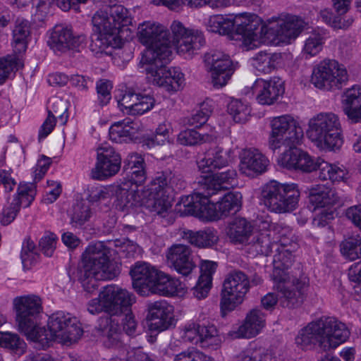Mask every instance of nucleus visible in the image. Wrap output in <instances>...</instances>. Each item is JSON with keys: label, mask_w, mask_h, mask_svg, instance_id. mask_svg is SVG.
Instances as JSON below:
<instances>
[{"label": "nucleus", "mask_w": 361, "mask_h": 361, "mask_svg": "<svg viewBox=\"0 0 361 361\" xmlns=\"http://www.w3.org/2000/svg\"><path fill=\"white\" fill-rule=\"evenodd\" d=\"M304 25L302 19L295 16L286 21L279 20L265 25L255 15L235 19L223 15H214L206 22V28L210 32L233 37L235 27L237 26L235 33L241 35L243 45L249 50L257 47L262 42L263 36L267 35L268 38L274 36L273 39L276 44L290 43L299 35Z\"/></svg>", "instance_id": "1"}, {"label": "nucleus", "mask_w": 361, "mask_h": 361, "mask_svg": "<svg viewBox=\"0 0 361 361\" xmlns=\"http://www.w3.org/2000/svg\"><path fill=\"white\" fill-rule=\"evenodd\" d=\"M135 296L127 290L115 285L103 288L97 298L91 300L87 305V310L92 314L102 312L111 316L102 317L98 320L97 330L106 337V345L113 346L121 339V331L118 320L114 317L127 310L135 302Z\"/></svg>", "instance_id": "2"}, {"label": "nucleus", "mask_w": 361, "mask_h": 361, "mask_svg": "<svg viewBox=\"0 0 361 361\" xmlns=\"http://www.w3.org/2000/svg\"><path fill=\"white\" fill-rule=\"evenodd\" d=\"M131 23L128 10L121 5L107 6L97 11L92 17V24L99 32L91 47L97 52L111 53L109 48H120L121 32Z\"/></svg>", "instance_id": "3"}, {"label": "nucleus", "mask_w": 361, "mask_h": 361, "mask_svg": "<svg viewBox=\"0 0 361 361\" xmlns=\"http://www.w3.org/2000/svg\"><path fill=\"white\" fill-rule=\"evenodd\" d=\"M350 332L345 324L334 317H322L309 323L295 337V344L307 349L318 343L324 350L336 348L346 341Z\"/></svg>", "instance_id": "4"}, {"label": "nucleus", "mask_w": 361, "mask_h": 361, "mask_svg": "<svg viewBox=\"0 0 361 361\" xmlns=\"http://www.w3.org/2000/svg\"><path fill=\"white\" fill-rule=\"evenodd\" d=\"M109 253L102 242H97L90 244L82 254L83 267L79 279L87 293L97 290L98 281L111 280L119 274V268L110 261Z\"/></svg>", "instance_id": "5"}, {"label": "nucleus", "mask_w": 361, "mask_h": 361, "mask_svg": "<svg viewBox=\"0 0 361 361\" xmlns=\"http://www.w3.org/2000/svg\"><path fill=\"white\" fill-rule=\"evenodd\" d=\"M210 196L200 192L182 197L179 211L185 215H201L210 220H218L238 212L242 205L240 192H228L216 204L209 200Z\"/></svg>", "instance_id": "6"}, {"label": "nucleus", "mask_w": 361, "mask_h": 361, "mask_svg": "<svg viewBox=\"0 0 361 361\" xmlns=\"http://www.w3.org/2000/svg\"><path fill=\"white\" fill-rule=\"evenodd\" d=\"M307 137L319 149L334 151L343 145L341 123L338 116L332 112H321L308 121Z\"/></svg>", "instance_id": "7"}, {"label": "nucleus", "mask_w": 361, "mask_h": 361, "mask_svg": "<svg viewBox=\"0 0 361 361\" xmlns=\"http://www.w3.org/2000/svg\"><path fill=\"white\" fill-rule=\"evenodd\" d=\"M48 328L40 327L34 341L48 343L55 341L68 343L76 342L82 335L83 331L75 317L63 312L52 314L48 320Z\"/></svg>", "instance_id": "8"}, {"label": "nucleus", "mask_w": 361, "mask_h": 361, "mask_svg": "<svg viewBox=\"0 0 361 361\" xmlns=\"http://www.w3.org/2000/svg\"><path fill=\"white\" fill-rule=\"evenodd\" d=\"M300 197V191L296 184H282L271 180L264 185L262 200L264 205L271 212L281 214L296 209Z\"/></svg>", "instance_id": "9"}, {"label": "nucleus", "mask_w": 361, "mask_h": 361, "mask_svg": "<svg viewBox=\"0 0 361 361\" xmlns=\"http://www.w3.org/2000/svg\"><path fill=\"white\" fill-rule=\"evenodd\" d=\"M269 125V147L273 151L283 146L298 145L303 137L302 128L291 115L273 117Z\"/></svg>", "instance_id": "10"}, {"label": "nucleus", "mask_w": 361, "mask_h": 361, "mask_svg": "<svg viewBox=\"0 0 361 361\" xmlns=\"http://www.w3.org/2000/svg\"><path fill=\"white\" fill-rule=\"evenodd\" d=\"M250 288L247 276L242 271L228 274L221 290L220 307L223 316L241 305Z\"/></svg>", "instance_id": "11"}, {"label": "nucleus", "mask_w": 361, "mask_h": 361, "mask_svg": "<svg viewBox=\"0 0 361 361\" xmlns=\"http://www.w3.org/2000/svg\"><path fill=\"white\" fill-rule=\"evenodd\" d=\"M14 302L18 330L34 341L40 328L37 318L42 309L41 299L36 295H27L15 299Z\"/></svg>", "instance_id": "12"}, {"label": "nucleus", "mask_w": 361, "mask_h": 361, "mask_svg": "<svg viewBox=\"0 0 361 361\" xmlns=\"http://www.w3.org/2000/svg\"><path fill=\"white\" fill-rule=\"evenodd\" d=\"M348 80L345 67L335 60H324L314 68L312 82L319 89L339 90Z\"/></svg>", "instance_id": "13"}, {"label": "nucleus", "mask_w": 361, "mask_h": 361, "mask_svg": "<svg viewBox=\"0 0 361 361\" xmlns=\"http://www.w3.org/2000/svg\"><path fill=\"white\" fill-rule=\"evenodd\" d=\"M137 36L140 43L146 46L143 52L153 51L156 55L161 53L163 48L172 51L169 32L160 23L144 22L138 27Z\"/></svg>", "instance_id": "14"}, {"label": "nucleus", "mask_w": 361, "mask_h": 361, "mask_svg": "<svg viewBox=\"0 0 361 361\" xmlns=\"http://www.w3.org/2000/svg\"><path fill=\"white\" fill-rule=\"evenodd\" d=\"M153 51L142 52L140 65L146 73V78L153 85L165 88L168 69L166 63L170 60L172 51L163 48L159 54L154 55Z\"/></svg>", "instance_id": "15"}, {"label": "nucleus", "mask_w": 361, "mask_h": 361, "mask_svg": "<svg viewBox=\"0 0 361 361\" xmlns=\"http://www.w3.org/2000/svg\"><path fill=\"white\" fill-rule=\"evenodd\" d=\"M171 48L172 49V45H174L179 54H188L190 56L205 42L202 32L187 29L180 21H173L171 25Z\"/></svg>", "instance_id": "16"}, {"label": "nucleus", "mask_w": 361, "mask_h": 361, "mask_svg": "<svg viewBox=\"0 0 361 361\" xmlns=\"http://www.w3.org/2000/svg\"><path fill=\"white\" fill-rule=\"evenodd\" d=\"M274 287L281 294L280 302L282 306L295 308L301 305L304 300V290L307 281L305 277L300 279L284 277L282 280H273Z\"/></svg>", "instance_id": "17"}, {"label": "nucleus", "mask_w": 361, "mask_h": 361, "mask_svg": "<svg viewBox=\"0 0 361 361\" xmlns=\"http://www.w3.org/2000/svg\"><path fill=\"white\" fill-rule=\"evenodd\" d=\"M206 62L209 66L214 87L219 88L226 85L235 70L230 56L222 51H214L206 56Z\"/></svg>", "instance_id": "18"}, {"label": "nucleus", "mask_w": 361, "mask_h": 361, "mask_svg": "<svg viewBox=\"0 0 361 361\" xmlns=\"http://www.w3.org/2000/svg\"><path fill=\"white\" fill-rule=\"evenodd\" d=\"M121 159L114 149L108 145H102L97 149V161L92 170V177L97 180H104L116 174L121 168Z\"/></svg>", "instance_id": "19"}, {"label": "nucleus", "mask_w": 361, "mask_h": 361, "mask_svg": "<svg viewBox=\"0 0 361 361\" xmlns=\"http://www.w3.org/2000/svg\"><path fill=\"white\" fill-rule=\"evenodd\" d=\"M256 100L262 105H272L284 93L283 82L280 78H274L269 80L258 78L252 86Z\"/></svg>", "instance_id": "20"}, {"label": "nucleus", "mask_w": 361, "mask_h": 361, "mask_svg": "<svg viewBox=\"0 0 361 361\" xmlns=\"http://www.w3.org/2000/svg\"><path fill=\"white\" fill-rule=\"evenodd\" d=\"M231 149L215 146L209 149L204 157L197 161L198 170L202 173H209L214 169H220L231 164L234 160Z\"/></svg>", "instance_id": "21"}, {"label": "nucleus", "mask_w": 361, "mask_h": 361, "mask_svg": "<svg viewBox=\"0 0 361 361\" xmlns=\"http://www.w3.org/2000/svg\"><path fill=\"white\" fill-rule=\"evenodd\" d=\"M168 264L183 276H188L195 268L190 247L183 244H174L166 252Z\"/></svg>", "instance_id": "22"}, {"label": "nucleus", "mask_w": 361, "mask_h": 361, "mask_svg": "<svg viewBox=\"0 0 361 361\" xmlns=\"http://www.w3.org/2000/svg\"><path fill=\"white\" fill-rule=\"evenodd\" d=\"M268 159L257 149H243L240 154V172L247 177H255L267 171Z\"/></svg>", "instance_id": "23"}, {"label": "nucleus", "mask_w": 361, "mask_h": 361, "mask_svg": "<svg viewBox=\"0 0 361 361\" xmlns=\"http://www.w3.org/2000/svg\"><path fill=\"white\" fill-rule=\"evenodd\" d=\"M173 307L165 300L151 302L148 305L147 319L152 331H162L172 324Z\"/></svg>", "instance_id": "24"}, {"label": "nucleus", "mask_w": 361, "mask_h": 361, "mask_svg": "<svg viewBox=\"0 0 361 361\" xmlns=\"http://www.w3.org/2000/svg\"><path fill=\"white\" fill-rule=\"evenodd\" d=\"M85 41V35H74L71 29L56 25L51 34L49 43L54 51H66L69 49H79L83 47Z\"/></svg>", "instance_id": "25"}, {"label": "nucleus", "mask_w": 361, "mask_h": 361, "mask_svg": "<svg viewBox=\"0 0 361 361\" xmlns=\"http://www.w3.org/2000/svg\"><path fill=\"white\" fill-rule=\"evenodd\" d=\"M266 325V315L259 309L250 310L244 322L238 328L229 332L233 338H251L258 335Z\"/></svg>", "instance_id": "26"}, {"label": "nucleus", "mask_w": 361, "mask_h": 361, "mask_svg": "<svg viewBox=\"0 0 361 361\" xmlns=\"http://www.w3.org/2000/svg\"><path fill=\"white\" fill-rule=\"evenodd\" d=\"M237 176V172L233 169H228L224 172L216 173L212 175L207 173L200 178V184L202 192L207 196H212L225 188L224 184H231Z\"/></svg>", "instance_id": "27"}, {"label": "nucleus", "mask_w": 361, "mask_h": 361, "mask_svg": "<svg viewBox=\"0 0 361 361\" xmlns=\"http://www.w3.org/2000/svg\"><path fill=\"white\" fill-rule=\"evenodd\" d=\"M116 207L122 211L128 210L144 203V198L136 185L130 181H123L116 190Z\"/></svg>", "instance_id": "28"}, {"label": "nucleus", "mask_w": 361, "mask_h": 361, "mask_svg": "<svg viewBox=\"0 0 361 361\" xmlns=\"http://www.w3.org/2000/svg\"><path fill=\"white\" fill-rule=\"evenodd\" d=\"M159 271L147 262H137L130 269L133 288L143 292L145 288L149 290Z\"/></svg>", "instance_id": "29"}, {"label": "nucleus", "mask_w": 361, "mask_h": 361, "mask_svg": "<svg viewBox=\"0 0 361 361\" xmlns=\"http://www.w3.org/2000/svg\"><path fill=\"white\" fill-rule=\"evenodd\" d=\"M342 108L348 119L353 123L361 121V86L348 88L342 96Z\"/></svg>", "instance_id": "30"}, {"label": "nucleus", "mask_w": 361, "mask_h": 361, "mask_svg": "<svg viewBox=\"0 0 361 361\" xmlns=\"http://www.w3.org/2000/svg\"><path fill=\"white\" fill-rule=\"evenodd\" d=\"M308 191L309 200L314 209L334 204L339 200L336 190L324 184L312 185Z\"/></svg>", "instance_id": "31"}, {"label": "nucleus", "mask_w": 361, "mask_h": 361, "mask_svg": "<svg viewBox=\"0 0 361 361\" xmlns=\"http://www.w3.org/2000/svg\"><path fill=\"white\" fill-rule=\"evenodd\" d=\"M227 236L235 244H247L252 237V228L244 218H235L227 228Z\"/></svg>", "instance_id": "32"}, {"label": "nucleus", "mask_w": 361, "mask_h": 361, "mask_svg": "<svg viewBox=\"0 0 361 361\" xmlns=\"http://www.w3.org/2000/svg\"><path fill=\"white\" fill-rule=\"evenodd\" d=\"M317 164L319 178L322 180L341 182L345 181L349 177L347 168L339 163H329L320 158Z\"/></svg>", "instance_id": "33"}, {"label": "nucleus", "mask_w": 361, "mask_h": 361, "mask_svg": "<svg viewBox=\"0 0 361 361\" xmlns=\"http://www.w3.org/2000/svg\"><path fill=\"white\" fill-rule=\"evenodd\" d=\"M181 238L199 247H211L217 243L219 236L217 231L212 228L194 232L190 230H184L180 233Z\"/></svg>", "instance_id": "34"}, {"label": "nucleus", "mask_w": 361, "mask_h": 361, "mask_svg": "<svg viewBox=\"0 0 361 361\" xmlns=\"http://www.w3.org/2000/svg\"><path fill=\"white\" fill-rule=\"evenodd\" d=\"M276 249L278 252L274 256L272 279L273 280H282L284 277L290 276L286 269L293 264V250L290 248H279V246L276 247Z\"/></svg>", "instance_id": "35"}, {"label": "nucleus", "mask_w": 361, "mask_h": 361, "mask_svg": "<svg viewBox=\"0 0 361 361\" xmlns=\"http://www.w3.org/2000/svg\"><path fill=\"white\" fill-rule=\"evenodd\" d=\"M180 285L178 280L171 279L164 272L159 271L149 290L154 294L171 296L178 293V288Z\"/></svg>", "instance_id": "36"}, {"label": "nucleus", "mask_w": 361, "mask_h": 361, "mask_svg": "<svg viewBox=\"0 0 361 361\" xmlns=\"http://www.w3.org/2000/svg\"><path fill=\"white\" fill-rule=\"evenodd\" d=\"M30 25L27 20H17L13 30V48L16 54L24 53L27 49L30 37Z\"/></svg>", "instance_id": "37"}, {"label": "nucleus", "mask_w": 361, "mask_h": 361, "mask_svg": "<svg viewBox=\"0 0 361 361\" xmlns=\"http://www.w3.org/2000/svg\"><path fill=\"white\" fill-rule=\"evenodd\" d=\"M326 39V32L322 30H314L306 34L302 52L307 56H314L319 54Z\"/></svg>", "instance_id": "38"}, {"label": "nucleus", "mask_w": 361, "mask_h": 361, "mask_svg": "<svg viewBox=\"0 0 361 361\" xmlns=\"http://www.w3.org/2000/svg\"><path fill=\"white\" fill-rule=\"evenodd\" d=\"M247 245H250V250L256 254L268 255L273 247H278L276 243H271L270 238L267 233H259L256 236L252 235Z\"/></svg>", "instance_id": "39"}, {"label": "nucleus", "mask_w": 361, "mask_h": 361, "mask_svg": "<svg viewBox=\"0 0 361 361\" xmlns=\"http://www.w3.org/2000/svg\"><path fill=\"white\" fill-rule=\"evenodd\" d=\"M199 343L203 348H217L221 344V338L218 331L214 325H200Z\"/></svg>", "instance_id": "40"}, {"label": "nucleus", "mask_w": 361, "mask_h": 361, "mask_svg": "<svg viewBox=\"0 0 361 361\" xmlns=\"http://www.w3.org/2000/svg\"><path fill=\"white\" fill-rule=\"evenodd\" d=\"M0 347L8 348L16 354L22 355L25 352L27 345L18 334L0 331Z\"/></svg>", "instance_id": "41"}, {"label": "nucleus", "mask_w": 361, "mask_h": 361, "mask_svg": "<svg viewBox=\"0 0 361 361\" xmlns=\"http://www.w3.org/2000/svg\"><path fill=\"white\" fill-rule=\"evenodd\" d=\"M143 204L151 212L163 215L171 207V200L169 195H147V199L144 200Z\"/></svg>", "instance_id": "42"}, {"label": "nucleus", "mask_w": 361, "mask_h": 361, "mask_svg": "<svg viewBox=\"0 0 361 361\" xmlns=\"http://www.w3.org/2000/svg\"><path fill=\"white\" fill-rule=\"evenodd\" d=\"M23 66L21 59L16 54L0 58V84L4 82L15 69Z\"/></svg>", "instance_id": "43"}, {"label": "nucleus", "mask_w": 361, "mask_h": 361, "mask_svg": "<svg viewBox=\"0 0 361 361\" xmlns=\"http://www.w3.org/2000/svg\"><path fill=\"white\" fill-rule=\"evenodd\" d=\"M342 255L349 260H355L361 257V236L350 238L341 244Z\"/></svg>", "instance_id": "44"}, {"label": "nucleus", "mask_w": 361, "mask_h": 361, "mask_svg": "<svg viewBox=\"0 0 361 361\" xmlns=\"http://www.w3.org/2000/svg\"><path fill=\"white\" fill-rule=\"evenodd\" d=\"M274 57L270 53L260 51L252 59V64L258 71L269 73L275 67Z\"/></svg>", "instance_id": "45"}, {"label": "nucleus", "mask_w": 361, "mask_h": 361, "mask_svg": "<svg viewBox=\"0 0 361 361\" xmlns=\"http://www.w3.org/2000/svg\"><path fill=\"white\" fill-rule=\"evenodd\" d=\"M211 136L208 134L202 135L192 129L181 131L178 135V141L183 145H196L208 142Z\"/></svg>", "instance_id": "46"}, {"label": "nucleus", "mask_w": 361, "mask_h": 361, "mask_svg": "<svg viewBox=\"0 0 361 361\" xmlns=\"http://www.w3.org/2000/svg\"><path fill=\"white\" fill-rule=\"evenodd\" d=\"M295 145H296L285 146L286 147H288V149L286 150L279 157L278 163L280 166L289 170L296 169L300 149L297 148Z\"/></svg>", "instance_id": "47"}, {"label": "nucleus", "mask_w": 361, "mask_h": 361, "mask_svg": "<svg viewBox=\"0 0 361 361\" xmlns=\"http://www.w3.org/2000/svg\"><path fill=\"white\" fill-rule=\"evenodd\" d=\"M228 111L238 123L245 122L250 114V108L240 100H232L228 106Z\"/></svg>", "instance_id": "48"}, {"label": "nucleus", "mask_w": 361, "mask_h": 361, "mask_svg": "<svg viewBox=\"0 0 361 361\" xmlns=\"http://www.w3.org/2000/svg\"><path fill=\"white\" fill-rule=\"evenodd\" d=\"M169 190L167 174L164 172L158 173L157 176L152 179L149 185L147 192L148 195H168Z\"/></svg>", "instance_id": "49"}, {"label": "nucleus", "mask_w": 361, "mask_h": 361, "mask_svg": "<svg viewBox=\"0 0 361 361\" xmlns=\"http://www.w3.org/2000/svg\"><path fill=\"white\" fill-rule=\"evenodd\" d=\"M35 185L31 183H20L18 188V197L13 200L19 207H27L33 201L35 195Z\"/></svg>", "instance_id": "50"}, {"label": "nucleus", "mask_w": 361, "mask_h": 361, "mask_svg": "<svg viewBox=\"0 0 361 361\" xmlns=\"http://www.w3.org/2000/svg\"><path fill=\"white\" fill-rule=\"evenodd\" d=\"M167 82L165 85V89L170 92H177L180 90L184 84V75L178 68H171L168 69V73L166 77Z\"/></svg>", "instance_id": "51"}, {"label": "nucleus", "mask_w": 361, "mask_h": 361, "mask_svg": "<svg viewBox=\"0 0 361 361\" xmlns=\"http://www.w3.org/2000/svg\"><path fill=\"white\" fill-rule=\"evenodd\" d=\"M68 108L63 99L59 97H53L49 101L47 106L48 114L59 117L63 124H65L68 119V116L65 115Z\"/></svg>", "instance_id": "52"}, {"label": "nucleus", "mask_w": 361, "mask_h": 361, "mask_svg": "<svg viewBox=\"0 0 361 361\" xmlns=\"http://www.w3.org/2000/svg\"><path fill=\"white\" fill-rule=\"evenodd\" d=\"M114 244L115 247L119 248L118 252L123 253L128 258H133L140 252L139 245L128 239H116Z\"/></svg>", "instance_id": "53"}, {"label": "nucleus", "mask_w": 361, "mask_h": 361, "mask_svg": "<svg viewBox=\"0 0 361 361\" xmlns=\"http://www.w3.org/2000/svg\"><path fill=\"white\" fill-rule=\"evenodd\" d=\"M90 209L89 206L84 202H78L73 209L72 221L78 224L82 225L90 217Z\"/></svg>", "instance_id": "54"}, {"label": "nucleus", "mask_w": 361, "mask_h": 361, "mask_svg": "<svg viewBox=\"0 0 361 361\" xmlns=\"http://www.w3.org/2000/svg\"><path fill=\"white\" fill-rule=\"evenodd\" d=\"M319 157L312 158L306 152L300 149L298 164L295 170L310 173L317 169Z\"/></svg>", "instance_id": "55"}, {"label": "nucleus", "mask_w": 361, "mask_h": 361, "mask_svg": "<svg viewBox=\"0 0 361 361\" xmlns=\"http://www.w3.org/2000/svg\"><path fill=\"white\" fill-rule=\"evenodd\" d=\"M212 109L207 102H203L200 109L197 110L189 120V123L195 127H199L204 124L211 115Z\"/></svg>", "instance_id": "56"}, {"label": "nucleus", "mask_w": 361, "mask_h": 361, "mask_svg": "<svg viewBox=\"0 0 361 361\" xmlns=\"http://www.w3.org/2000/svg\"><path fill=\"white\" fill-rule=\"evenodd\" d=\"M20 257L24 266L32 264L36 259L35 245L30 239H25L23 243Z\"/></svg>", "instance_id": "57"}, {"label": "nucleus", "mask_w": 361, "mask_h": 361, "mask_svg": "<svg viewBox=\"0 0 361 361\" xmlns=\"http://www.w3.org/2000/svg\"><path fill=\"white\" fill-rule=\"evenodd\" d=\"M125 123L123 121H119L114 123L109 129V137L114 142H123L130 140L127 136Z\"/></svg>", "instance_id": "58"}, {"label": "nucleus", "mask_w": 361, "mask_h": 361, "mask_svg": "<svg viewBox=\"0 0 361 361\" xmlns=\"http://www.w3.org/2000/svg\"><path fill=\"white\" fill-rule=\"evenodd\" d=\"M174 361H214L210 357L195 350H188L178 354Z\"/></svg>", "instance_id": "59"}, {"label": "nucleus", "mask_w": 361, "mask_h": 361, "mask_svg": "<svg viewBox=\"0 0 361 361\" xmlns=\"http://www.w3.org/2000/svg\"><path fill=\"white\" fill-rule=\"evenodd\" d=\"M96 87L100 104L102 105L107 104L111 98L112 84L107 80H99L97 82Z\"/></svg>", "instance_id": "60"}, {"label": "nucleus", "mask_w": 361, "mask_h": 361, "mask_svg": "<svg viewBox=\"0 0 361 361\" xmlns=\"http://www.w3.org/2000/svg\"><path fill=\"white\" fill-rule=\"evenodd\" d=\"M200 324L191 323L186 325L181 331V338L185 342L199 343Z\"/></svg>", "instance_id": "61"}, {"label": "nucleus", "mask_w": 361, "mask_h": 361, "mask_svg": "<svg viewBox=\"0 0 361 361\" xmlns=\"http://www.w3.org/2000/svg\"><path fill=\"white\" fill-rule=\"evenodd\" d=\"M56 244V235L52 233H47L39 241L41 251L44 255L51 257L55 249Z\"/></svg>", "instance_id": "62"}, {"label": "nucleus", "mask_w": 361, "mask_h": 361, "mask_svg": "<svg viewBox=\"0 0 361 361\" xmlns=\"http://www.w3.org/2000/svg\"><path fill=\"white\" fill-rule=\"evenodd\" d=\"M154 105V99L149 95H142L140 100L134 104L131 115H142L149 111Z\"/></svg>", "instance_id": "63"}, {"label": "nucleus", "mask_w": 361, "mask_h": 361, "mask_svg": "<svg viewBox=\"0 0 361 361\" xmlns=\"http://www.w3.org/2000/svg\"><path fill=\"white\" fill-rule=\"evenodd\" d=\"M212 285V281H210L209 278L204 277V279L199 277L196 286L193 288V295L199 300L205 298Z\"/></svg>", "instance_id": "64"}]
</instances>
